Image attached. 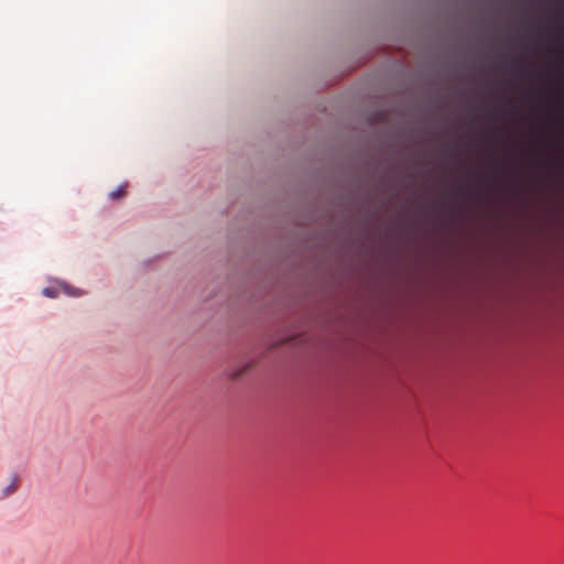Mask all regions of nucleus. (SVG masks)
<instances>
[{
    "instance_id": "nucleus-2",
    "label": "nucleus",
    "mask_w": 564,
    "mask_h": 564,
    "mask_svg": "<svg viewBox=\"0 0 564 564\" xmlns=\"http://www.w3.org/2000/svg\"><path fill=\"white\" fill-rule=\"evenodd\" d=\"M126 188H127V184L119 185L116 189H113L109 193V198L115 200V199L123 197L126 195Z\"/></svg>"
},
{
    "instance_id": "nucleus-4",
    "label": "nucleus",
    "mask_w": 564,
    "mask_h": 564,
    "mask_svg": "<svg viewBox=\"0 0 564 564\" xmlns=\"http://www.w3.org/2000/svg\"><path fill=\"white\" fill-rule=\"evenodd\" d=\"M240 376H241V372H236V373L232 376V378H234V379H237V378H238V377H240Z\"/></svg>"
},
{
    "instance_id": "nucleus-3",
    "label": "nucleus",
    "mask_w": 564,
    "mask_h": 564,
    "mask_svg": "<svg viewBox=\"0 0 564 564\" xmlns=\"http://www.w3.org/2000/svg\"><path fill=\"white\" fill-rule=\"evenodd\" d=\"M43 294L46 295L47 297H54L55 291L51 288H46L43 290Z\"/></svg>"
},
{
    "instance_id": "nucleus-1",
    "label": "nucleus",
    "mask_w": 564,
    "mask_h": 564,
    "mask_svg": "<svg viewBox=\"0 0 564 564\" xmlns=\"http://www.w3.org/2000/svg\"><path fill=\"white\" fill-rule=\"evenodd\" d=\"M19 485H20V479L17 475H14L11 479L10 485L3 489V496L7 497V496H10L13 492H15Z\"/></svg>"
}]
</instances>
